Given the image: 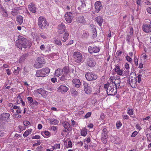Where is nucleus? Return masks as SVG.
Returning <instances> with one entry per match:
<instances>
[{
  "mask_svg": "<svg viewBox=\"0 0 151 151\" xmlns=\"http://www.w3.org/2000/svg\"><path fill=\"white\" fill-rule=\"evenodd\" d=\"M62 69H58L56 70L55 72V74L56 76L58 77L62 74Z\"/></svg>",
  "mask_w": 151,
  "mask_h": 151,
  "instance_id": "nucleus-30",
  "label": "nucleus"
},
{
  "mask_svg": "<svg viewBox=\"0 0 151 151\" xmlns=\"http://www.w3.org/2000/svg\"><path fill=\"white\" fill-rule=\"evenodd\" d=\"M21 115L20 114H15V117L16 118H19L21 117Z\"/></svg>",
  "mask_w": 151,
  "mask_h": 151,
  "instance_id": "nucleus-64",
  "label": "nucleus"
},
{
  "mask_svg": "<svg viewBox=\"0 0 151 151\" xmlns=\"http://www.w3.org/2000/svg\"><path fill=\"white\" fill-rule=\"evenodd\" d=\"M38 104V103L36 101L34 100L31 104H29V105L33 108H37Z\"/></svg>",
  "mask_w": 151,
  "mask_h": 151,
  "instance_id": "nucleus-28",
  "label": "nucleus"
},
{
  "mask_svg": "<svg viewBox=\"0 0 151 151\" xmlns=\"http://www.w3.org/2000/svg\"><path fill=\"white\" fill-rule=\"evenodd\" d=\"M113 83L105 84L104 88L106 89L107 93L109 95H114L117 92V88L113 85Z\"/></svg>",
  "mask_w": 151,
  "mask_h": 151,
  "instance_id": "nucleus-2",
  "label": "nucleus"
},
{
  "mask_svg": "<svg viewBox=\"0 0 151 151\" xmlns=\"http://www.w3.org/2000/svg\"><path fill=\"white\" fill-rule=\"evenodd\" d=\"M65 17L66 21L68 23H70L73 19V14L71 12H68L65 14Z\"/></svg>",
  "mask_w": 151,
  "mask_h": 151,
  "instance_id": "nucleus-7",
  "label": "nucleus"
},
{
  "mask_svg": "<svg viewBox=\"0 0 151 151\" xmlns=\"http://www.w3.org/2000/svg\"><path fill=\"white\" fill-rule=\"evenodd\" d=\"M112 82L110 83H113L114 84H113L114 86L116 88H117V87H118L120 85V84L121 83V81L119 78H117V77H114L112 79Z\"/></svg>",
  "mask_w": 151,
  "mask_h": 151,
  "instance_id": "nucleus-11",
  "label": "nucleus"
},
{
  "mask_svg": "<svg viewBox=\"0 0 151 151\" xmlns=\"http://www.w3.org/2000/svg\"><path fill=\"white\" fill-rule=\"evenodd\" d=\"M80 3L81 5L78 7V9L79 10H82L83 11V8H84L86 4L85 3L83 0V1H81Z\"/></svg>",
  "mask_w": 151,
  "mask_h": 151,
  "instance_id": "nucleus-24",
  "label": "nucleus"
},
{
  "mask_svg": "<svg viewBox=\"0 0 151 151\" xmlns=\"http://www.w3.org/2000/svg\"><path fill=\"white\" fill-rule=\"evenodd\" d=\"M62 70L63 72V74L65 75H68V74L70 72L69 67L68 66L63 68Z\"/></svg>",
  "mask_w": 151,
  "mask_h": 151,
  "instance_id": "nucleus-26",
  "label": "nucleus"
},
{
  "mask_svg": "<svg viewBox=\"0 0 151 151\" xmlns=\"http://www.w3.org/2000/svg\"><path fill=\"white\" fill-rule=\"evenodd\" d=\"M71 93L73 95V96H75L77 95L78 92L76 91H72Z\"/></svg>",
  "mask_w": 151,
  "mask_h": 151,
  "instance_id": "nucleus-60",
  "label": "nucleus"
},
{
  "mask_svg": "<svg viewBox=\"0 0 151 151\" xmlns=\"http://www.w3.org/2000/svg\"><path fill=\"white\" fill-rule=\"evenodd\" d=\"M125 68L127 70H129V64L127 63H126L125 65Z\"/></svg>",
  "mask_w": 151,
  "mask_h": 151,
  "instance_id": "nucleus-63",
  "label": "nucleus"
},
{
  "mask_svg": "<svg viewBox=\"0 0 151 151\" xmlns=\"http://www.w3.org/2000/svg\"><path fill=\"white\" fill-rule=\"evenodd\" d=\"M10 116V114L8 113H4L1 115V120L4 122H6Z\"/></svg>",
  "mask_w": 151,
  "mask_h": 151,
  "instance_id": "nucleus-16",
  "label": "nucleus"
},
{
  "mask_svg": "<svg viewBox=\"0 0 151 151\" xmlns=\"http://www.w3.org/2000/svg\"><path fill=\"white\" fill-rule=\"evenodd\" d=\"M25 59V56L24 55H23L20 58L19 62L20 63H22L24 61Z\"/></svg>",
  "mask_w": 151,
  "mask_h": 151,
  "instance_id": "nucleus-46",
  "label": "nucleus"
},
{
  "mask_svg": "<svg viewBox=\"0 0 151 151\" xmlns=\"http://www.w3.org/2000/svg\"><path fill=\"white\" fill-rule=\"evenodd\" d=\"M65 30V26L64 24L61 23L58 26V32L59 34H63Z\"/></svg>",
  "mask_w": 151,
  "mask_h": 151,
  "instance_id": "nucleus-15",
  "label": "nucleus"
},
{
  "mask_svg": "<svg viewBox=\"0 0 151 151\" xmlns=\"http://www.w3.org/2000/svg\"><path fill=\"white\" fill-rule=\"evenodd\" d=\"M142 76V75H139L137 76V78H138V83H140L141 82V78Z\"/></svg>",
  "mask_w": 151,
  "mask_h": 151,
  "instance_id": "nucleus-59",
  "label": "nucleus"
},
{
  "mask_svg": "<svg viewBox=\"0 0 151 151\" xmlns=\"http://www.w3.org/2000/svg\"><path fill=\"white\" fill-rule=\"evenodd\" d=\"M23 18L20 15L18 16L17 17L16 20L18 23L19 24H21L23 22Z\"/></svg>",
  "mask_w": 151,
  "mask_h": 151,
  "instance_id": "nucleus-23",
  "label": "nucleus"
},
{
  "mask_svg": "<svg viewBox=\"0 0 151 151\" xmlns=\"http://www.w3.org/2000/svg\"><path fill=\"white\" fill-rule=\"evenodd\" d=\"M120 68V66L119 65H115V68H114V70L115 71L116 70H119Z\"/></svg>",
  "mask_w": 151,
  "mask_h": 151,
  "instance_id": "nucleus-58",
  "label": "nucleus"
},
{
  "mask_svg": "<svg viewBox=\"0 0 151 151\" xmlns=\"http://www.w3.org/2000/svg\"><path fill=\"white\" fill-rule=\"evenodd\" d=\"M96 12L98 13L103 8L101 3L100 1L96 2L94 4Z\"/></svg>",
  "mask_w": 151,
  "mask_h": 151,
  "instance_id": "nucleus-12",
  "label": "nucleus"
},
{
  "mask_svg": "<svg viewBox=\"0 0 151 151\" xmlns=\"http://www.w3.org/2000/svg\"><path fill=\"white\" fill-rule=\"evenodd\" d=\"M96 63L94 59L91 58H88L87 61V64L90 67H93L95 65Z\"/></svg>",
  "mask_w": 151,
  "mask_h": 151,
  "instance_id": "nucleus-14",
  "label": "nucleus"
},
{
  "mask_svg": "<svg viewBox=\"0 0 151 151\" xmlns=\"http://www.w3.org/2000/svg\"><path fill=\"white\" fill-rule=\"evenodd\" d=\"M62 125L65 129L63 130V132H67L71 131L72 128L70 124L67 122H63Z\"/></svg>",
  "mask_w": 151,
  "mask_h": 151,
  "instance_id": "nucleus-10",
  "label": "nucleus"
},
{
  "mask_svg": "<svg viewBox=\"0 0 151 151\" xmlns=\"http://www.w3.org/2000/svg\"><path fill=\"white\" fill-rule=\"evenodd\" d=\"M138 132L137 131H135L134 132L132 135L131 136V137H134L137 134Z\"/></svg>",
  "mask_w": 151,
  "mask_h": 151,
  "instance_id": "nucleus-56",
  "label": "nucleus"
},
{
  "mask_svg": "<svg viewBox=\"0 0 151 151\" xmlns=\"http://www.w3.org/2000/svg\"><path fill=\"white\" fill-rule=\"evenodd\" d=\"M38 25L40 28L43 30L48 27L49 24L45 18L40 16L38 19Z\"/></svg>",
  "mask_w": 151,
  "mask_h": 151,
  "instance_id": "nucleus-3",
  "label": "nucleus"
},
{
  "mask_svg": "<svg viewBox=\"0 0 151 151\" xmlns=\"http://www.w3.org/2000/svg\"><path fill=\"white\" fill-rule=\"evenodd\" d=\"M50 72V69L48 68H45L37 71L35 76L37 77H43L48 76Z\"/></svg>",
  "mask_w": 151,
  "mask_h": 151,
  "instance_id": "nucleus-5",
  "label": "nucleus"
},
{
  "mask_svg": "<svg viewBox=\"0 0 151 151\" xmlns=\"http://www.w3.org/2000/svg\"><path fill=\"white\" fill-rule=\"evenodd\" d=\"M87 130L85 128H83L81 130V136L85 137L86 136L87 134Z\"/></svg>",
  "mask_w": 151,
  "mask_h": 151,
  "instance_id": "nucleus-33",
  "label": "nucleus"
},
{
  "mask_svg": "<svg viewBox=\"0 0 151 151\" xmlns=\"http://www.w3.org/2000/svg\"><path fill=\"white\" fill-rule=\"evenodd\" d=\"M137 76L135 73L134 72L131 73L128 78L127 82L132 88H135L136 86Z\"/></svg>",
  "mask_w": 151,
  "mask_h": 151,
  "instance_id": "nucleus-4",
  "label": "nucleus"
},
{
  "mask_svg": "<svg viewBox=\"0 0 151 151\" xmlns=\"http://www.w3.org/2000/svg\"><path fill=\"white\" fill-rule=\"evenodd\" d=\"M14 74L16 75H17L19 73V72L20 70L19 68L18 67L15 66L14 67Z\"/></svg>",
  "mask_w": 151,
  "mask_h": 151,
  "instance_id": "nucleus-36",
  "label": "nucleus"
},
{
  "mask_svg": "<svg viewBox=\"0 0 151 151\" xmlns=\"http://www.w3.org/2000/svg\"><path fill=\"white\" fill-rule=\"evenodd\" d=\"M40 138V136L39 135H35L32 137V139H39Z\"/></svg>",
  "mask_w": 151,
  "mask_h": 151,
  "instance_id": "nucleus-62",
  "label": "nucleus"
},
{
  "mask_svg": "<svg viewBox=\"0 0 151 151\" xmlns=\"http://www.w3.org/2000/svg\"><path fill=\"white\" fill-rule=\"evenodd\" d=\"M73 58L75 61L78 63L81 62L83 60L82 55L78 52H76L74 53Z\"/></svg>",
  "mask_w": 151,
  "mask_h": 151,
  "instance_id": "nucleus-6",
  "label": "nucleus"
},
{
  "mask_svg": "<svg viewBox=\"0 0 151 151\" xmlns=\"http://www.w3.org/2000/svg\"><path fill=\"white\" fill-rule=\"evenodd\" d=\"M37 61L42 65L45 63V59L42 57H38L37 59Z\"/></svg>",
  "mask_w": 151,
  "mask_h": 151,
  "instance_id": "nucleus-29",
  "label": "nucleus"
},
{
  "mask_svg": "<svg viewBox=\"0 0 151 151\" xmlns=\"http://www.w3.org/2000/svg\"><path fill=\"white\" fill-rule=\"evenodd\" d=\"M17 11L15 10V9H14L11 12V14L13 15V16H15L16 15H17L18 13V12H17Z\"/></svg>",
  "mask_w": 151,
  "mask_h": 151,
  "instance_id": "nucleus-43",
  "label": "nucleus"
},
{
  "mask_svg": "<svg viewBox=\"0 0 151 151\" xmlns=\"http://www.w3.org/2000/svg\"><path fill=\"white\" fill-rule=\"evenodd\" d=\"M76 21L78 23H85V20L83 16L78 17L76 19Z\"/></svg>",
  "mask_w": 151,
  "mask_h": 151,
  "instance_id": "nucleus-21",
  "label": "nucleus"
},
{
  "mask_svg": "<svg viewBox=\"0 0 151 151\" xmlns=\"http://www.w3.org/2000/svg\"><path fill=\"white\" fill-rule=\"evenodd\" d=\"M151 130V129H150ZM147 137L148 140L149 141H151V132L149 134H147Z\"/></svg>",
  "mask_w": 151,
  "mask_h": 151,
  "instance_id": "nucleus-52",
  "label": "nucleus"
},
{
  "mask_svg": "<svg viewBox=\"0 0 151 151\" xmlns=\"http://www.w3.org/2000/svg\"><path fill=\"white\" fill-rule=\"evenodd\" d=\"M16 45L18 48L22 50V47L29 48L31 46L32 42L23 37L20 36H18V40L16 41Z\"/></svg>",
  "mask_w": 151,
  "mask_h": 151,
  "instance_id": "nucleus-1",
  "label": "nucleus"
},
{
  "mask_svg": "<svg viewBox=\"0 0 151 151\" xmlns=\"http://www.w3.org/2000/svg\"><path fill=\"white\" fill-rule=\"evenodd\" d=\"M68 76H69V75H65L63 74L60 78V80L63 81L65 80H67L68 78Z\"/></svg>",
  "mask_w": 151,
  "mask_h": 151,
  "instance_id": "nucleus-37",
  "label": "nucleus"
},
{
  "mask_svg": "<svg viewBox=\"0 0 151 151\" xmlns=\"http://www.w3.org/2000/svg\"><path fill=\"white\" fill-rule=\"evenodd\" d=\"M69 35V34L68 32H65L61 40L63 42L66 41L68 39Z\"/></svg>",
  "mask_w": 151,
  "mask_h": 151,
  "instance_id": "nucleus-19",
  "label": "nucleus"
},
{
  "mask_svg": "<svg viewBox=\"0 0 151 151\" xmlns=\"http://www.w3.org/2000/svg\"><path fill=\"white\" fill-rule=\"evenodd\" d=\"M32 131L31 129H29L26 130L23 134V136L24 137H27L29 134L31 133Z\"/></svg>",
  "mask_w": 151,
  "mask_h": 151,
  "instance_id": "nucleus-34",
  "label": "nucleus"
},
{
  "mask_svg": "<svg viewBox=\"0 0 151 151\" xmlns=\"http://www.w3.org/2000/svg\"><path fill=\"white\" fill-rule=\"evenodd\" d=\"M127 113L130 116L133 114V110L132 109H128Z\"/></svg>",
  "mask_w": 151,
  "mask_h": 151,
  "instance_id": "nucleus-44",
  "label": "nucleus"
},
{
  "mask_svg": "<svg viewBox=\"0 0 151 151\" xmlns=\"http://www.w3.org/2000/svg\"><path fill=\"white\" fill-rule=\"evenodd\" d=\"M71 124L72 126L74 127L75 125H77L76 123L73 120H71Z\"/></svg>",
  "mask_w": 151,
  "mask_h": 151,
  "instance_id": "nucleus-57",
  "label": "nucleus"
},
{
  "mask_svg": "<svg viewBox=\"0 0 151 151\" xmlns=\"http://www.w3.org/2000/svg\"><path fill=\"white\" fill-rule=\"evenodd\" d=\"M54 42L56 44L58 45H61L62 44L60 40L58 38L55 39Z\"/></svg>",
  "mask_w": 151,
  "mask_h": 151,
  "instance_id": "nucleus-38",
  "label": "nucleus"
},
{
  "mask_svg": "<svg viewBox=\"0 0 151 151\" xmlns=\"http://www.w3.org/2000/svg\"><path fill=\"white\" fill-rule=\"evenodd\" d=\"M142 30L146 33L151 32V19L149 24H144L142 26Z\"/></svg>",
  "mask_w": 151,
  "mask_h": 151,
  "instance_id": "nucleus-9",
  "label": "nucleus"
},
{
  "mask_svg": "<svg viewBox=\"0 0 151 151\" xmlns=\"http://www.w3.org/2000/svg\"><path fill=\"white\" fill-rule=\"evenodd\" d=\"M84 90L85 93H89L91 91V88L89 86L84 88Z\"/></svg>",
  "mask_w": 151,
  "mask_h": 151,
  "instance_id": "nucleus-40",
  "label": "nucleus"
},
{
  "mask_svg": "<svg viewBox=\"0 0 151 151\" xmlns=\"http://www.w3.org/2000/svg\"><path fill=\"white\" fill-rule=\"evenodd\" d=\"M25 126H27L29 125L30 124L29 122L27 121H25L23 122Z\"/></svg>",
  "mask_w": 151,
  "mask_h": 151,
  "instance_id": "nucleus-61",
  "label": "nucleus"
},
{
  "mask_svg": "<svg viewBox=\"0 0 151 151\" xmlns=\"http://www.w3.org/2000/svg\"><path fill=\"white\" fill-rule=\"evenodd\" d=\"M28 8L29 11L33 13H35L36 12V7L32 3L29 4L28 6Z\"/></svg>",
  "mask_w": 151,
  "mask_h": 151,
  "instance_id": "nucleus-18",
  "label": "nucleus"
},
{
  "mask_svg": "<svg viewBox=\"0 0 151 151\" xmlns=\"http://www.w3.org/2000/svg\"><path fill=\"white\" fill-rule=\"evenodd\" d=\"M91 33L92 34V38H96L97 35V31L96 29L95 28H92L91 30Z\"/></svg>",
  "mask_w": 151,
  "mask_h": 151,
  "instance_id": "nucleus-27",
  "label": "nucleus"
},
{
  "mask_svg": "<svg viewBox=\"0 0 151 151\" xmlns=\"http://www.w3.org/2000/svg\"><path fill=\"white\" fill-rule=\"evenodd\" d=\"M88 50L89 53L91 54L99 52L100 51V49L99 48L97 47H92L91 46H89L88 48Z\"/></svg>",
  "mask_w": 151,
  "mask_h": 151,
  "instance_id": "nucleus-13",
  "label": "nucleus"
},
{
  "mask_svg": "<svg viewBox=\"0 0 151 151\" xmlns=\"http://www.w3.org/2000/svg\"><path fill=\"white\" fill-rule=\"evenodd\" d=\"M60 145L59 144H55L54 146H53L52 147H53V149L55 150L57 149L60 148Z\"/></svg>",
  "mask_w": 151,
  "mask_h": 151,
  "instance_id": "nucleus-49",
  "label": "nucleus"
},
{
  "mask_svg": "<svg viewBox=\"0 0 151 151\" xmlns=\"http://www.w3.org/2000/svg\"><path fill=\"white\" fill-rule=\"evenodd\" d=\"M42 135H43V136L44 135H45L46 136H49L50 135V132L48 131H45L43 132H42L41 133Z\"/></svg>",
  "mask_w": 151,
  "mask_h": 151,
  "instance_id": "nucleus-42",
  "label": "nucleus"
},
{
  "mask_svg": "<svg viewBox=\"0 0 151 151\" xmlns=\"http://www.w3.org/2000/svg\"><path fill=\"white\" fill-rule=\"evenodd\" d=\"M85 77L88 81L96 80L97 78V76L91 73H88L86 74Z\"/></svg>",
  "mask_w": 151,
  "mask_h": 151,
  "instance_id": "nucleus-8",
  "label": "nucleus"
},
{
  "mask_svg": "<svg viewBox=\"0 0 151 151\" xmlns=\"http://www.w3.org/2000/svg\"><path fill=\"white\" fill-rule=\"evenodd\" d=\"M50 123L52 125H56L59 123V121L56 119H50Z\"/></svg>",
  "mask_w": 151,
  "mask_h": 151,
  "instance_id": "nucleus-25",
  "label": "nucleus"
},
{
  "mask_svg": "<svg viewBox=\"0 0 151 151\" xmlns=\"http://www.w3.org/2000/svg\"><path fill=\"white\" fill-rule=\"evenodd\" d=\"M122 124L120 122H117L116 124V128L117 129H119L121 126Z\"/></svg>",
  "mask_w": 151,
  "mask_h": 151,
  "instance_id": "nucleus-45",
  "label": "nucleus"
},
{
  "mask_svg": "<svg viewBox=\"0 0 151 151\" xmlns=\"http://www.w3.org/2000/svg\"><path fill=\"white\" fill-rule=\"evenodd\" d=\"M40 36L44 39L47 38V36L42 33L40 34Z\"/></svg>",
  "mask_w": 151,
  "mask_h": 151,
  "instance_id": "nucleus-51",
  "label": "nucleus"
},
{
  "mask_svg": "<svg viewBox=\"0 0 151 151\" xmlns=\"http://www.w3.org/2000/svg\"><path fill=\"white\" fill-rule=\"evenodd\" d=\"M107 138L102 137L101 138V140L104 143H106L107 141Z\"/></svg>",
  "mask_w": 151,
  "mask_h": 151,
  "instance_id": "nucleus-53",
  "label": "nucleus"
},
{
  "mask_svg": "<svg viewBox=\"0 0 151 151\" xmlns=\"http://www.w3.org/2000/svg\"><path fill=\"white\" fill-rule=\"evenodd\" d=\"M27 100L29 102V105L30 104H31V103L33 101V100L32 98L31 97H27Z\"/></svg>",
  "mask_w": 151,
  "mask_h": 151,
  "instance_id": "nucleus-47",
  "label": "nucleus"
},
{
  "mask_svg": "<svg viewBox=\"0 0 151 151\" xmlns=\"http://www.w3.org/2000/svg\"><path fill=\"white\" fill-rule=\"evenodd\" d=\"M68 88L65 86L61 85L58 89V91L61 93H65L68 90Z\"/></svg>",
  "mask_w": 151,
  "mask_h": 151,
  "instance_id": "nucleus-17",
  "label": "nucleus"
},
{
  "mask_svg": "<svg viewBox=\"0 0 151 151\" xmlns=\"http://www.w3.org/2000/svg\"><path fill=\"white\" fill-rule=\"evenodd\" d=\"M34 66L35 68H38L42 67V65L38 62L34 64Z\"/></svg>",
  "mask_w": 151,
  "mask_h": 151,
  "instance_id": "nucleus-39",
  "label": "nucleus"
},
{
  "mask_svg": "<svg viewBox=\"0 0 151 151\" xmlns=\"http://www.w3.org/2000/svg\"><path fill=\"white\" fill-rule=\"evenodd\" d=\"M73 83L75 84V86L76 87H78L80 85V82L78 79H74L72 81Z\"/></svg>",
  "mask_w": 151,
  "mask_h": 151,
  "instance_id": "nucleus-20",
  "label": "nucleus"
},
{
  "mask_svg": "<svg viewBox=\"0 0 151 151\" xmlns=\"http://www.w3.org/2000/svg\"><path fill=\"white\" fill-rule=\"evenodd\" d=\"M2 15L3 17H7L8 16V14L5 8H3V10L2 11Z\"/></svg>",
  "mask_w": 151,
  "mask_h": 151,
  "instance_id": "nucleus-35",
  "label": "nucleus"
},
{
  "mask_svg": "<svg viewBox=\"0 0 151 151\" xmlns=\"http://www.w3.org/2000/svg\"><path fill=\"white\" fill-rule=\"evenodd\" d=\"M40 93L42 96L44 98H45L47 95L48 92L45 90L42 89L41 90V93Z\"/></svg>",
  "mask_w": 151,
  "mask_h": 151,
  "instance_id": "nucleus-32",
  "label": "nucleus"
},
{
  "mask_svg": "<svg viewBox=\"0 0 151 151\" xmlns=\"http://www.w3.org/2000/svg\"><path fill=\"white\" fill-rule=\"evenodd\" d=\"M122 117L124 119H128L129 118V116L127 115H122Z\"/></svg>",
  "mask_w": 151,
  "mask_h": 151,
  "instance_id": "nucleus-55",
  "label": "nucleus"
},
{
  "mask_svg": "<svg viewBox=\"0 0 151 151\" xmlns=\"http://www.w3.org/2000/svg\"><path fill=\"white\" fill-rule=\"evenodd\" d=\"M91 112H88L85 115L84 117L86 118H89L91 115Z\"/></svg>",
  "mask_w": 151,
  "mask_h": 151,
  "instance_id": "nucleus-54",
  "label": "nucleus"
},
{
  "mask_svg": "<svg viewBox=\"0 0 151 151\" xmlns=\"http://www.w3.org/2000/svg\"><path fill=\"white\" fill-rule=\"evenodd\" d=\"M91 8V6L90 4L86 5L83 8V11L84 12L89 11Z\"/></svg>",
  "mask_w": 151,
  "mask_h": 151,
  "instance_id": "nucleus-31",
  "label": "nucleus"
},
{
  "mask_svg": "<svg viewBox=\"0 0 151 151\" xmlns=\"http://www.w3.org/2000/svg\"><path fill=\"white\" fill-rule=\"evenodd\" d=\"M134 61L136 66H137L138 65V60L136 56H134Z\"/></svg>",
  "mask_w": 151,
  "mask_h": 151,
  "instance_id": "nucleus-48",
  "label": "nucleus"
},
{
  "mask_svg": "<svg viewBox=\"0 0 151 151\" xmlns=\"http://www.w3.org/2000/svg\"><path fill=\"white\" fill-rule=\"evenodd\" d=\"M96 21L99 25L101 26L102 23L103 22L102 18L101 17H98L96 18Z\"/></svg>",
  "mask_w": 151,
  "mask_h": 151,
  "instance_id": "nucleus-22",
  "label": "nucleus"
},
{
  "mask_svg": "<svg viewBox=\"0 0 151 151\" xmlns=\"http://www.w3.org/2000/svg\"><path fill=\"white\" fill-rule=\"evenodd\" d=\"M126 59L127 61L130 63L132 62V58H130L129 56L127 55L126 57Z\"/></svg>",
  "mask_w": 151,
  "mask_h": 151,
  "instance_id": "nucleus-50",
  "label": "nucleus"
},
{
  "mask_svg": "<svg viewBox=\"0 0 151 151\" xmlns=\"http://www.w3.org/2000/svg\"><path fill=\"white\" fill-rule=\"evenodd\" d=\"M22 99L20 95H18L17 97V104H19L22 102Z\"/></svg>",
  "mask_w": 151,
  "mask_h": 151,
  "instance_id": "nucleus-41",
  "label": "nucleus"
}]
</instances>
